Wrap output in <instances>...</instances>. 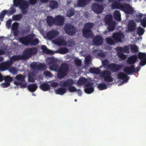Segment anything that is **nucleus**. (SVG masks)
Returning a JSON list of instances; mask_svg holds the SVG:
<instances>
[{"instance_id":"nucleus-1","label":"nucleus","mask_w":146,"mask_h":146,"mask_svg":"<svg viewBox=\"0 0 146 146\" xmlns=\"http://www.w3.org/2000/svg\"><path fill=\"white\" fill-rule=\"evenodd\" d=\"M48 64L49 65V69L51 70H57V76L58 78L62 79L65 77L68 72L69 67L66 64H63L58 68L57 59L53 57L48 59Z\"/></svg>"},{"instance_id":"nucleus-2","label":"nucleus","mask_w":146,"mask_h":146,"mask_svg":"<svg viewBox=\"0 0 146 146\" xmlns=\"http://www.w3.org/2000/svg\"><path fill=\"white\" fill-rule=\"evenodd\" d=\"M93 27L94 24L92 23L88 22L85 24L82 30V34L84 37L87 39L93 37V34L91 29Z\"/></svg>"},{"instance_id":"nucleus-3","label":"nucleus","mask_w":146,"mask_h":146,"mask_svg":"<svg viewBox=\"0 0 146 146\" xmlns=\"http://www.w3.org/2000/svg\"><path fill=\"white\" fill-rule=\"evenodd\" d=\"M13 4L15 7H19L21 9L22 14H26L28 11L27 9L28 8L29 4L28 2L26 0H21L13 1Z\"/></svg>"},{"instance_id":"nucleus-4","label":"nucleus","mask_w":146,"mask_h":146,"mask_svg":"<svg viewBox=\"0 0 146 146\" xmlns=\"http://www.w3.org/2000/svg\"><path fill=\"white\" fill-rule=\"evenodd\" d=\"M37 49L36 47L27 48L23 51L22 54L24 60L29 59L32 56H33L37 53Z\"/></svg>"},{"instance_id":"nucleus-5","label":"nucleus","mask_w":146,"mask_h":146,"mask_svg":"<svg viewBox=\"0 0 146 146\" xmlns=\"http://www.w3.org/2000/svg\"><path fill=\"white\" fill-rule=\"evenodd\" d=\"M32 69L34 71L45 70L47 68L46 65L44 64L40 63L38 64L36 62H33L30 64Z\"/></svg>"},{"instance_id":"nucleus-6","label":"nucleus","mask_w":146,"mask_h":146,"mask_svg":"<svg viewBox=\"0 0 146 146\" xmlns=\"http://www.w3.org/2000/svg\"><path fill=\"white\" fill-rule=\"evenodd\" d=\"M65 32L70 35H73L76 33V29L73 25L70 23L66 24L64 26Z\"/></svg>"},{"instance_id":"nucleus-7","label":"nucleus","mask_w":146,"mask_h":146,"mask_svg":"<svg viewBox=\"0 0 146 146\" xmlns=\"http://www.w3.org/2000/svg\"><path fill=\"white\" fill-rule=\"evenodd\" d=\"M101 74L105 81L111 82L113 81V79L111 76V72L109 71L106 70L103 71L102 72Z\"/></svg>"},{"instance_id":"nucleus-8","label":"nucleus","mask_w":146,"mask_h":146,"mask_svg":"<svg viewBox=\"0 0 146 146\" xmlns=\"http://www.w3.org/2000/svg\"><path fill=\"white\" fill-rule=\"evenodd\" d=\"M31 35H29L25 36L19 38V41L23 44L27 46L30 45Z\"/></svg>"},{"instance_id":"nucleus-9","label":"nucleus","mask_w":146,"mask_h":146,"mask_svg":"<svg viewBox=\"0 0 146 146\" xmlns=\"http://www.w3.org/2000/svg\"><path fill=\"white\" fill-rule=\"evenodd\" d=\"M122 10L126 14L131 15L134 12V9L130 5L128 4L124 3L123 4Z\"/></svg>"},{"instance_id":"nucleus-10","label":"nucleus","mask_w":146,"mask_h":146,"mask_svg":"<svg viewBox=\"0 0 146 146\" xmlns=\"http://www.w3.org/2000/svg\"><path fill=\"white\" fill-rule=\"evenodd\" d=\"M59 32L56 30H52L49 31L46 34V36L48 40H51L58 36Z\"/></svg>"},{"instance_id":"nucleus-11","label":"nucleus","mask_w":146,"mask_h":146,"mask_svg":"<svg viewBox=\"0 0 146 146\" xmlns=\"http://www.w3.org/2000/svg\"><path fill=\"white\" fill-rule=\"evenodd\" d=\"M124 35L121 32H116L113 33L112 38L116 42H121L122 39L124 38Z\"/></svg>"},{"instance_id":"nucleus-12","label":"nucleus","mask_w":146,"mask_h":146,"mask_svg":"<svg viewBox=\"0 0 146 146\" xmlns=\"http://www.w3.org/2000/svg\"><path fill=\"white\" fill-rule=\"evenodd\" d=\"M122 64H118L115 63L109 64L108 65L109 69L111 70L113 72H115L119 71L123 67Z\"/></svg>"},{"instance_id":"nucleus-13","label":"nucleus","mask_w":146,"mask_h":146,"mask_svg":"<svg viewBox=\"0 0 146 146\" xmlns=\"http://www.w3.org/2000/svg\"><path fill=\"white\" fill-rule=\"evenodd\" d=\"M136 23L133 20H131L128 23L127 31L128 32H134L136 29Z\"/></svg>"},{"instance_id":"nucleus-14","label":"nucleus","mask_w":146,"mask_h":146,"mask_svg":"<svg viewBox=\"0 0 146 146\" xmlns=\"http://www.w3.org/2000/svg\"><path fill=\"white\" fill-rule=\"evenodd\" d=\"M93 85V83L90 82H88L86 84L84 87L85 92L88 94H90L93 92L94 91Z\"/></svg>"},{"instance_id":"nucleus-15","label":"nucleus","mask_w":146,"mask_h":146,"mask_svg":"<svg viewBox=\"0 0 146 146\" xmlns=\"http://www.w3.org/2000/svg\"><path fill=\"white\" fill-rule=\"evenodd\" d=\"M92 9L95 13L100 14L102 12L103 8L102 5L97 3H94L92 5Z\"/></svg>"},{"instance_id":"nucleus-16","label":"nucleus","mask_w":146,"mask_h":146,"mask_svg":"<svg viewBox=\"0 0 146 146\" xmlns=\"http://www.w3.org/2000/svg\"><path fill=\"white\" fill-rule=\"evenodd\" d=\"M64 21V18L61 15H58L55 17V25L58 26L63 25Z\"/></svg>"},{"instance_id":"nucleus-17","label":"nucleus","mask_w":146,"mask_h":146,"mask_svg":"<svg viewBox=\"0 0 146 146\" xmlns=\"http://www.w3.org/2000/svg\"><path fill=\"white\" fill-rule=\"evenodd\" d=\"M138 58L141 60L139 64L141 66H143L146 64V54L139 52L138 54Z\"/></svg>"},{"instance_id":"nucleus-18","label":"nucleus","mask_w":146,"mask_h":146,"mask_svg":"<svg viewBox=\"0 0 146 146\" xmlns=\"http://www.w3.org/2000/svg\"><path fill=\"white\" fill-rule=\"evenodd\" d=\"M103 40L101 36L99 35H97L93 38V42L95 45L100 46L102 44Z\"/></svg>"},{"instance_id":"nucleus-19","label":"nucleus","mask_w":146,"mask_h":146,"mask_svg":"<svg viewBox=\"0 0 146 146\" xmlns=\"http://www.w3.org/2000/svg\"><path fill=\"white\" fill-rule=\"evenodd\" d=\"M47 7L50 8L51 10L56 9L58 6V3L54 0H51L49 2Z\"/></svg>"},{"instance_id":"nucleus-20","label":"nucleus","mask_w":146,"mask_h":146,"mask_svg":"<svg viewBox=\"0 0 146 146\" xmlns=\"http://www.w3.org/2000/svg\"><path fill=\"white\" fill-rule=\"evenodd\" d=\"M123 71L128 75H130L134 73L135 72V66L132 65L130 66H127L125 67Z\"/></svg>"},{"instance_id":"nucleus-21","label":"nucleus","mask_w":146,"mask_h":146,"mask_svg":"<svg viewBox=\"0 0 146 146\" xmlns=\"http://www.w3.org/2000/svg\"><path fill=\"white\" fill-rule=\"evenodd\" d=\"M74 82L73 80L71 78L68 79L64 81L61 85L64 87H68L72 86L74 84Z\"/></svg>"},{"instance_id":"nucleus-22","label":"nucleus","mask_w":146,"mask_h":146,"mask_svg":"<svg viewBox=\"0 0 146 146\" xmlns=\"http://www.w3.org/2000/svg\"><path fill=\"white\" fill-rule=\"evenodd\" d=\"M91 0H78L77 1V5L80 7H83L89 3Z\"/></svg>"},{"instance_id":"nucleus-23","label":"nucleus","mask_w":146,"mask_h":146,"mask_svg":"<svg viewBox=\"0 0 146 146\" xmlns=\"http://www.w3.org/2000/svg\"><path fill=\"white\" fill-rule=\"evenodd\" d=\"M46 22L49 26L51 27L55 24V18L51 16H48L47 17Z\"/></svg>"},{"instance_id":"nucleus-24","label":"nucleus","mask_w":146,"mask_h":146,"mask_svg":"<svg viewBox=\"0 0 146 146\" xmlns=\"http://www.w3.org/2000/svg\"><path fill=\"white\" fill-rule=\"evenodd\" d=\"M123 4L117 1H114L111 5V7L112 9H122Z\"/></svg>"},{"instance_id":"nucleus-25","label":"nucleus","mask_w":146,"mask_h":146,"mask_svg":"<svg viewBox=\"0 0 146 146\" xmlns=\"http://www.w3.org/2000/svg\"><path fill=\"white\" fill-rule=\"evenodd\" d=\"M137 58L135 55H132L129 57L127 61L128 64L134 65L137 61Z\"/></svg>"},{"instance_id":"nucleus-26","label":"nucleus","mask_w":146,"mask_h":146,"mask_svg":"<svg viewBox=\"0 0 146 146\" xmlns=\"http://www.w3.org/2000/svg\"><path fill=\"white\" fill-rule=\"evenodd\" d=\"M117 78L119 79L123 80V82H124L128 80L129 77L125 74L121 72L118 74Z\"/></svg>"},{"instance_id":"nucleus-27","label":"nucleus","mask_w":146,"mask_h":146,"mask_svg":"<svg viewBox=\"0 0 146 146\" xmlns=\"http://www.w3.org/2000/svg\"><path fill=\"white\" fill-rule=\"evenodd\" d=\"M55 41L56 44L60 46H65L67 44V42L65 40L60 38L56 39Z\"/></svg>"},{"instance_id":"nucleus-28","label":"nucleus","mask_w":146,"mask_h":146,"mask_svg":"<svg viewBox=\"0 0 146 146\" xmlns=\"http://www.w3.org/2000/svg\"><path fill=\"white\" fill-rule=\"evenodd\" d=\"M39 88L43 91H47L50 89L49 85L47 83H44L40 85Z\"/></svg>"},{"instance_id":"nucleus-29","label":"nucleus","mask_w":146,"mask_h":146,"mask_svg":"<svg viewBox=\"0 0 146 146\" xmlns=\"http://www.w3.org/2000/svg\"><path fill=\"white\" fill-rule=\"evenodd\" d=\"M41 49L42 50V52L44 53L49 54H53L54 53L53 51L48 49L45 45H42Z\"/></svg>"},{"instance_id":"nucleus-30","label":"nucleus","mask_w":146,"mask_h":146,"mask_svg":"<svg viewBox=\"0 0 146 146\" xmlns=\"http://www.w3.org/2000/svg\"><path fill=\"white\" fill-rule=\"evenodd\" d=\"M87 81V80L84 77L80 78L77 82V84L79 86H81L85 85Z\"/></svg>"},{"instance_id":"nucleus-31","label":"nucleus","mask_w":146,"mask_h":146,"mask_svg":"<svg viewBox=\"0 0 146 146\" xmlns=\"http://www.w3.org/2000/svg\"><path fill=\"white\" fill-rule=\"evenodd\" d=\"M29 90L31 92H34L37 89L38 87L36 84H29L27 86Z\"/></svg>"},{"instance_id":"nucleus-32","label":"nucleus","mask_w":146,"mask_h":146,"mask_svg":"<svg viewBox=\"0 0 146 146\" xmlns=\"http://www.w3.org/2000/svg\"><path fill=\"white\" fill-rule=\"evenodd\" d=\"M55 92L57 94L62 95L66 93V88L64 87L60 88H58Z\"/></svg>"},{"instance_id":"nucleus-33","label":"nucleus","mask_w":146,"mask_h":146,"mask_svg":"<svg viewBox=\"0 0 146 146\" xmlns=\"http://www.w3.org/2000/svg\"><path fill=\"white\" fill-rule=\"evenodd\" d=\"M10 59L11 61L13 62L21 60H24V58L22 54L13 56L10 58Z\"/></svg>"},{"instance_id":"nucleus-34","label":"nucleus","mask_w":146,"mask_h":146,"mask_svg":"<svg viewBox=\"0 0 146 146\" xmlns=\"http://www.w3.org/2000/svg\"><path fill=\"white\" fill-rule=\"evenodd\" d=\"M107 24L108 25V28L109 31H112L115 29L116 25L115 22L113 21Z\"/></svg>"},{"instance_id":"nucleus-35","label":"nucleus","mask_w":146,"mask_h":146,"mask_svg":"<svg viewBox=\"0 0 146 146\" xmlns=\"http://www.w3.org/2000/svg\"><path fill=\"white\" fill-rule=\"evenodd\" d=\"M121 15L119 11H115L113 14V16L114 19L118 21H121Z\"/></svg>"},{"instance_id":"nucleus-36","label":"nucleus","mask_w":146,"mask_h":146,"mask_svg":"<svg viewBox=\"0 0 146 146\" xmlns=\"http://www.w3.org/2000/svg\"><path fill=\"white\" fill-rule=\"evenodd\" d=\"M117 48L123 52L126 53H129L130 52L129 48L127 46H125L123 47H118Z\"/></svg>"},{"instance_id":"nucleus-37","label":"nucleus","mask_w":146,"mask_h":146,"mask_svg":"<svg viewBox=\"0 0 146 146\" xmlns=\"http://www.w3.org/2000/svg\"><path fill=\"white\" fill-rule=\"evenodd\" d=\"M112 19V16L111 14H108L106 15L104 19L106 24L113 21Z\"/></svg>"},{"instance_id":"nucleus-38","label":"nucleus","mask_w":146,"mask_h":146,"mask_svg":"<svg viewBox=\"0 0 146 146\" xmlns=\"http://www.w3.org/2000/svg\"><path fill=\"white\" fill-rule=\"evenodd\" d=\"M31 39L30 44V46H35L38 43L39 41L38 39L36 38L33 39V37L32 35H31Z\"/></svg>"},{"instance_id":"nucleus-39","label":"nucleus","mask_w":146,"mask_h":146,"mask_svg":"<svg viewBox=\"0 0 146 146\" xmlns=\"http://www.w3.org/2000/svg\"><path fill=\"white\" fill-rule=\"evenodd\" d=\"M69 51V49L65 47H60L58 50V52L60 54H65Z\"/></svg>"},{"instance_id":"nucleus-40","label":"nucleus","mask_w":146,"mask_h":146,"mask_svg":"<svg viewBox=\"0 0 146 146\" xmlns=\"http://www.w3.org/2000/svg\"><path fill=\"white\" fill-rule=\"evenodd\" d=\"M90 72L92 74H99L100 72L99 69L96 68H91L89 70Z\"/></svg>"},{"instance_id":"nucleus-41","label":"nucleus","mask_w":146,"mask_h":146,"mask_svg":"<svg viewBox=\"0 0 146 146\" xmlns=\"http://www.w3.org/2000/svg\"><path fill=\"white\" fill-rule=\"evenodd\" d=\"M145 31V30L141 27H139L137 30V33L139 36L142 35Z\"/></svg>"},{"instance_id":"nucleus-42","label":"nucleus","mask_w":146,"mask_h":146,"mask_svg":"<svg viewBox=\"0 0 146 146\" xmlns=\"http://www.w3.org/2000/svg\"><path fill=\"white\" fill-rule=\"evenodd\" d=\"M22 14V13L19 14L13 15L12 17L13 19L15 21L20 20L22 19L23 17Z\"/></svg>"},{"instance_id":"nucleus-43","label":"nucleus","mask_w":146,"mask_h":146,"mask_svg":"<svg viewBox=\"0 0 146 146\" xmlns=\"http://www.w3.org/2000/svg\"><path fill=\"white\" fill-rule=\"evenodd\" d=\"M137 21L140 23L141 25L144 28L146 27V17H145L141 20H138Z\"/></svg>"},{"instance_id":"nucleus-44","label":"nucleus","mask_w":146,"mask_h":146,"mask_svg":"<svg viewBox=\"0 0 146 146\" xmlns=\"http://www.w3.org/2000/svg\"><path fill=\"white\" fill-rule=\"evenodd\" d=\"M117 55L119 57L121 58L124 59L126 58V56L124 55L121 51L119 50L117 48Z\"/></svg>"},{"instance_id":"nucleus-45","label":"nucleus","mask_w":146,"mask_h":146,"mask_svg":"<svg viewBox=\"0 0 146 146\" xmlns=\"http://www.w3.org/2000/svg\"><path fill=\"white\" fill-rule=\"evenodd\" d=\"M117 55L119 57L121 58L124 59L126 58V56L124 55L121 51L119 50L117 48Z\"/></svg>"},{"instance_id":"nucleus-46","label":"nucleus","mask_w":146,"mask_h":146,"mask_svg":"<svg viewBox=\"0 0 146 146\" xmlns=\"http://www.w3.org/2000/svg\"><path fill=\"white\" fill-rule=\"evenodd\" d=\"M16 11V9L13 6H12L10 7L9 11H7V15H11L15 13Z\"/></svg>"},{"instance_id":"nucleus-47","label":"nucleus","mask_w":146,"mask_h":146,"mask_svg":"<svg viewBox=\"0 0 146 146\" xmlns=\"http://www.w3.org/2000/svg\"><path fill=\"white\" fill-rule=\"evenodd\" d=\"M98 87L100 90H105L107 88V86L104 83L99 84L98 86Z\"/></svg>"},{"instance_id":"nucleus-48","label":"nucleus","mask_w":146,"mask_h":146,"mask_svg":"<svg viewBox=\"0 0 146 146\" xmlns=\"http://www.w3.org/2000/svg\"><path fill=\"white\" fill-rule=\"evenodd\" d=\"M16 79L19 81L23 82L25 81V77L23 75L20 74L16 76Z\"/></svg>"},{"instance_id":"nucleus-49","label":"nucleus","mask_w":146,"mask_h":146,"mask_svg":"<svg viewBox=\"0 0 146 146\" xmlns=\"http://www.w3.org/2000/svg\"><path fill=\"white\" fill-rule=\"evenodd\" d=\"M131 52L133 53H136L138 52V48L137 45H132L131 46Z\"/></svg>"},{"instance_id":"nucleus-50","label":"nucleus","mask_w":146,"mask_h":146,"mask_svg":"<svg viewBox=\"0 0 146 146\" xmlns=\"http://www.w3.org/2000/svg\"><path fill=\"white\" fill-rule=\"evenodd\" d=\"M106 41L108 44L110 45L113 44L116 42L113 38H107L106 39Z\"/></svg>"},{"instance_id":"nucleus-51","label":"nucleus","mask_w":146,"mask_h":146,"mask_svg":"<svg viewBox=\"0 0 146 146\" xmlns=\"http://www.w3.org/2000/svg\"><path fill=\"white\" fill-rule=\"evenodd\" d=\"M74 63L77 66H80L82 64V61L81 60L78 58H76L75 59Z\"/></svg>"},{"instance_id":"nucleus-52","label":"nucleus","mask_w":146,"mask_h":146,"mask_svg":"<svg viewBox=\"0 0 146 146\" xmlns=\"http://www.w3.org/2000/svg\"><path fill=\"white\" fill-rule=\"evenodd\" d=\"M7 10H4L0 13V19L1 21H3L4 18V16L6 14H7Z\"/></svg>"},{"instance_id":"nucleus-53","label":"nucleus","mask_w":146,"mask_h":146,"mask_svg":"<svg viewBox=\"0 0 146 146\" xmlns=\"http://www.w3.org/2000/svg\"><path fill=\"white\" fill-rule=\"evenodd\" d=\"M74 13V10L72 9H69L67 11V15L69 17L73 16Z\"/></svg>"},{"instance_id":"nucleus-54","label":"nucleus","mask_w":146,"mask_h":146,"mask_svg":"<svg viewBox=\"0 0 146 146\" xmlns=\"http://www.w3.org/2000/svg\"><path fill=\"white\" fill-rule=\"evenodd\" d=\"M28 80L30 82H35V80L34 74H29L28 76Z\"/></svg>"},{"instance_id":"nucleus-55","label":"nucleus","mask_w":146,"mask_h":146,"mask_svg":"<svg viewBox=\"0 0 146 146\" xmlns=\"http://www.w3.org/2000/svg\"><path fill=\"white\" fill-rule=\"evenodd\" d=\"M7 69H9V68L13 64V61L10 60V61H7L4 62Z\"/></svg>"},{"instance_id":"nucleus-56","label":"nucleus","mask_w":146,"mask_h":146,"mask_svg":"<svg viewBox=\"0 0 146 146\" xmlns=\"http://www.w3.org/2000/svg\"><path fill=\"white\" fill-rule=\"evenodd\" d=\"M9 72L13 74H17V71L15 68L13 67H11L9 69Z\"/></svg>"},{"instance_id":"nucleus-57","label":"nucleus","mask_w":146,"mask_h":146,"mask_svg":"<svg viewBox=\"0 0 146 146\" xmlns=\"http://www.w3.org/2000/svg\"><path fill=\"white\" fill-rule=\"evenodd\" d=\"M3 80H5V82H9V83H10V82L13 80V78L9 76H7L4 77Z\"/></svg>"},{"instance_id":"nucleus-58","label":"nucleus","mask_w":146,"mask_h":146,"mask_svg":"<svg viewBox=\"0 0 146 146\" xmlns=\"http://www.w3.org/2000/svg\"><path fill=\"white\" fill-rule=\"evenodd\" d=\"M7 69L4 62L0 64V70L3 71Z\"/></svg>"},{"instance_id":"nucleus-59","label":"nucleus","mask_w":146,"mask_h":146,"mask_svg":"<svg viewBox=\"0 0 146 146\" xmlns=\"http://www.w3.org/2000/svg\"><path fill=\"white\" fill-rule=\"evenodd\" d=\"M102 63L103 66L104 67H107L109 69L108 65L109 64H108L109 61L108 60H105L102 61Z\"/></svg>"},{"instance_id":"nucleus-60","label":"nucleus","mask_w":146,"mask_h":146,"mask_svg":"<svg viewBox=\"0 0 146 146\" xmlns=\"http://www.w3.org/2000/svg\"><path fill=\"white\" fill-rule=\"evenodd\" d=\"M44 74L46 77H51L52 76V75L51 73L48 71H44Z\"/></svg>"},{"instance_id":"nucleus-61","label":"nucleus","mask_w":146,"mask_h":146,"mask_svg":"<svg viewBox=\"0 0 146 146\" xmlns=\"http://www.w3.org/2000/svg\"><path fill=\"white\" fill-rule=\"evenodd\" d=\"M69 91L70 92H75L76 91V88L74 86H71L68 87Z\"/></svg>"},{"instance_id":"nucleus-62","label":"nucleus","mask_w":146,"mask_h":146,"mask_svg":"<svg viewBox=\"0 0 146 146\" xmlns=\"http://www.w3.org/2000/svg\"><path fill=\"white\" fill-rule=\"evenodd\" d=\"M106 54L105 52L101 50V51L98 53L97 57H100L101 58H104L105 57Z\"/></svg>"},{"instance_id":"nucleus-63","label":"nucleus","mask_w":146,"mask_h":146,"mask_svg":"<svg viewBox=\"0 0 146 146\" xmlns=\"http://www.w3.org/2000/svg\"><path fill=\"white\" fill-rule=\"evenodd\" d=\"M101 51V50L95 49L93 50L92 53L94 56L97 57L98 53Z\"/></svg>"},{"instance_id":"nucleus-64","label":"nucleus","mask_w":146,"mask_h":146,"mask_svg":"<svg viewBox=\"0 0 146 146\" xmlns=\"http://www.w3.org/2000/svg\"><path fill=\"white\" fill-rule=\"evenodd\" d=\"M18 27V24L17 23H14L12 25V28L13 30H17Z\"/></svg>"}]
</instances>
